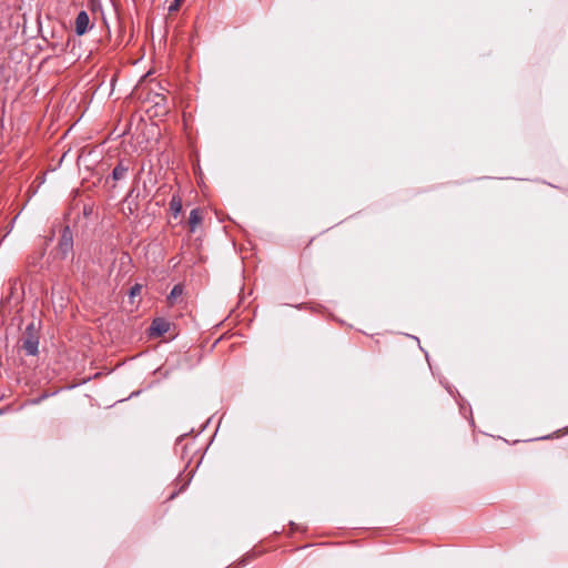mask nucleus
Masks as SVG:
<instances>
[{
	"label": "nucleus",
	"mask_w": 568,
	"mask_h": 568,
	"mask_svg": "<svg viewBox=\"0 0 568 568\" xmlns=\"http://www.w3.org/2000/svg\"><path fill=\"white\" fill-rule=\"evenodd\" d=\"M91 28L90 18L87 11L82 10L78 13L74 21V31L78 36L85 34Z\"/></svg>",
	"instance_id": "obj_2"
},
{
	"label": "nucleus",
	"mask_w": 568,
	"mask_h": 568,
	"mask_svg": "<svg viewBox=\"0 0 568 568\" xmlns=\"http://www.w3.org/2000/svg\"><path fill=\"white\" fill-rule=\"evenodd\" d=\"M253 558V555H246L242 560H241V565L244 566L248 560H251Z\"/></svg>",
	"instance_id": "obj_11"
},
{
	"label": "nucleus",
	"mask_w": 568,
	"mask_h": 568,
	"mask_svg": "<svg viewBox=\"0 0 568 568\" xmlns=\"http://www.w3.org/2000/svg\"><path fill=\"white\" fill-rule=\"evenodd\" d=\"M141 290H142V286H141V285H139V284H135V285L131 288V292H130L131 296H135V295L140 294V293H141Z\"/></svg>",
	"instance_id": "obj_9"
},
{
	"label": "nucleus",
	"mask_w": 568,
	"mask_h": 568,
	"mask_svg": "<svg viewBox=\"0 0 568 568\" xmlns=\"http://www.w3.org/2000/svg\"><path fill=\"white\" fill-rule=\"evenodd\" d=\"M19 348L28 356H36L39 353V328L34 322L27 325L23 335L18 342Z\"/></svg>",
	"instance_id": "obj_1"
},
{
	"label": "nucleus",
	"mask_w": 568,
	"mask_h": 568,
	"mask_svg": "<svg viewBox=\"0 0 568 568\" xmlns=\"http://www.w3.org/2000/svg\"><path fill=\"white\" fill-rule=\"evenodd\" d=\"M182 2H176V0L173 1V3L169 7L170 12L178 11Z\"/></svg>",
	"instance_id": "obj_10"
},
{
	"label": "nucleus",
	"mask_w": 568,
	"mask_h": 568,
	"mask_svg": "<svg viewBox=\"0 0 568 568\" xmlns=\"http://www.w3.org/2000/svg\"><path fill=\"white\" fill-rule=\"evenodd\" d=\"M130 169H131L130 161H126V160L119 161V163L115 165V168L112 171V179L114 181L123 180L126 176Z\"/></svg>",
	"instance_id": "obj_3"
},
{
	"label": "nucleus",
	"mask_w": 568,
	"mask_h": 568,
	"mask_svg": "<svg viewBox=\"0 0 568 568\" xmlns=\"http://www.w3.org/2000/svg\"><path fill=\"white\" fill-rule=\"evenodd\" d=\"M183 293H184L183 284L174 285L173 288L171 290L170 294L166 297L168 304L170 306L175 305L178 303L179 298L183 295Z\"/></svg>",
	"instance_id": "obj_7"
},
{
	"label": "nucleus",
	"mask_w": 568,
	"mask_h": 568,
	"mask_svg": "<svg viewBox=\"0 0 568 568\" xmlns=\"http://www.w3.org/2000/svg\"><path fill=\"white\" fill-rule=\"evenodd\" d=\"M169 207H170V212L172 213V215L175 219L181 214L183 203H182V197L180 196L179 193H174L172 195L171 201L169 203Z\"/></svg>",
	"instance_id": "obj_6"
},
{
	"label": "nucleus",
	"mask_w": 568,
	"mask_h": 568,
	"mask_svg": "<svg viewBox=\"0 0 568 568\" xmlns=\"http://www.w3.org/2000/svg\"><path fill=\"white\" fill-rule=\"evenodd\" d=\"M169 328H170L169 322H166L164 318L158 317V318L153 320L150 331H151V334L161 336V335L165 334L169 331Z\"/></svg>",
	"instance_id": "obj_5"
},
{
	"label": "nucleus",
	"mask_w": 568,
	"mask_h": 568,
	"mask_svg": "<svg viewBox=\"0 0 568 568\" xmlns=\"http://www.w3.org/2000/svg\"><path fill=\"white\" fill-rule=\"evenodd\" d=\"M184 0H176V2H183Z\"/></svg>",
	"instance_id": "obj_12"
},
{
	"label": "nucleus",
	"mask_w": 568,
	"mask_h": 568,
	"mask_svg": "<svg viewBox=\"0 0 568 568\" xmlns=\"http://www.w3.org/2000/svg\"><path fill=\"white\" fill-rule=\"evenodd\" d=\"M202 222V212L200 209H193L191 212H190V216H189V229H190V232L193 233L195 232L197 225H200Z\"/></svg>",
	"instance_id": "obj_8"
},
{
	"label": "nucleus",
	"mask_w": 568,
	"mask_h": 568,
	"mask_svg": "<svg viewBox=\"0 0 568 568\" xmlns=\"http://www.w3.org/2000/svg\"><path fill=\"white\" fill-rule=\"evenodd\" d=\"M72 246H73L72 235L69 232V229L67 227L63 231V234L59 242V250L61 251L63 257L68 255V253L72 250Z\"/></svg>",
	"instance_id": "obj_4"
}]
</instances>
